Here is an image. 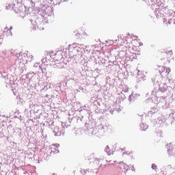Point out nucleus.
I'll return each instance as SVG.
<instances>
[{"label":"nucleus","mask_w":175,"mask_h":175,"mask_svg":"<svg viewBox=\"0 0 175 175\" xmlns=\"http://www.w3.org/2000/svg\"><path fill=\"white\" fill-rule=\"evenodd\" d=\"M159 72L161 77H167L169 76V73H170L171 70L170 68L166 66H159Z\"/></svg>","instance_id":"nucleus-1"},{"label":"nucleus","mask_w":175,"mask_h":175,"mask_svg":"<svg viewBox=\"0 0 175 175\" xmlns=\"http://www.w3.org/2000/svg\"><path fill=\"white\" fill-rule=\"evenodd\" d=\"M12 29H13L12 26L10 28L5 27L3 32V36H12L13 34L12 33Z\"/></svg>","instance_id":"nucleus-3"},{"label":"nucleus","mask_w":175,"mask_h":175,"mask_svg":"<svg viewBox=\"0 0 175 175\" xmlns=\"http://www.w3.org/2000/svg\"><path fill=\"white\" fill-rule=\"evenodd\" d=\"M123 42L124 44H128V40H126V37L123 38Z\"/></svg>","instance_id":"nucleus-6"},{"label":"nucleus","mask_w":175,"mask_h":175,"mask_svg":"<svg viewBox=\"0 0 175 175\" xmlns=\"http://www.w3.org/2000/svg\"><path fill=\"white\" fill-rule=\"evenodd\" d=\"M170 146H172V144H170Z\"/></svg>","instance_id":"nucleus-9"},{"label":"nucleus","mask_w":175,"mask_h":175,"mask_svg":"<svg viewBox=\"0 0 175 175\" xmlns=\"http://www.w3.org/2000/svg\"><path fill=\"white\" fill-rule=\"evenodd\" d=\"M139 46H143V43L140 42Z\"/></svg>","instance_id":"nucleus-8"},{"label":"nucleus","mask_w":175,"mask_h":175,"mask_svg":"<svg viewBox=\"0 0 175 175\" xmlns=\"http://www.w3.org/2000/svg\"><path fill=\"white\" fill-rule=\"evenodd\" d=\"M152 169H153V170H157V165L152 164Z\"/></svg>","instance_id":"nucleus-7"},{"label":"nucleus","mask_w":175,"mask_h":175,"mask_svg":"<svg viewBox=\"0 0 175 175\" xmlns=\"http://www.w3.org/2000/svg\"><path fill=\"white\" fill-rule=\"evenodd\" d=\"M105 151H106V152H107V154H109V155H110V148H109V146H107L106 148H105Z\"/></svg>","instance_id":"nucleus-5"},{"label":"nucleus","mask_w":175,"mask_h":175,"mask_svg":"<svg viewBox=\"0 0 175 175\" xmlns=\"http://www.w3.org/2000/svg\"><path fill=\"white\" fill-rule=\"evenodd\" d=\"M167 152L170 157H173V158H175V149L173 148V146H172L171 148H169Z\"/></svg>","instance_id":"nucleus-4"},{"label":"nucleus","mask_w":175,"mask_h":175,"mask_svg":"<svg viewBox=\"0 0 175 175\" xmlns=\"http://www.w3.org/2000/svg\"><path fill=\"white\" fill-rule=\"evenodd\" d=\"M172 55H173V52L172 51L168 52H161L160 54V58L161 60L169 59V58H172Z\"/></svg>","instance_id":"nucleus-2"}]
</instances>
